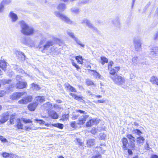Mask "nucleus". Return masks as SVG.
Listing matches in <instances>:
<instances>
[{
    "mask_svg": "<svg viewBox=\"0 0 158 158\" xmlns=\"http://www.w3.org/2000/svg\"><path fill=\"white\" fill-rule=\"evenodd\" d=\"M57 8L58 10L60 11L64 10L65 9V4L63 3L60 4L58 6Z\"/></svg>",
    "mask_w": 158,
    "mask_h": 158,
    "instance_id": "c85d7f7f",
    "label": "nucleus"
},
{
    "mask_svg": "<svg viewBox=\"0 0 158 158\" xmlns=\"http://www.w3.org/2000/svg\"><path fill=\"white\" fill-rule=\"evenodd\" d=\"M150 81L153 84H156L158 85V78L156 76L152 77L150 79Z\"/></svg>",
    "mask_w": 158,
    "mask_h": 158,
    "instance_id": "b1692460",
    "label": "nucleus"
},
{
    "mask_svg": "<svg viewBox=\"0 0 158 158\" xmlns=\"http://www.w3.org/2000/svg\"><path fill=\"white\" fill-rule=\"evenodd\" d=\"M79 115L78 114L73 113V116L72 117V119L73 120H75L77 119L79 117Z\"/></svg>",
    "mask_w": 158,
    "mask_h": 158,
    "instance_id": "c03bdc74",
    "label": "nucleus"
},
{
    "mask_svg": "<svg viewBox=\"0 0 158 158\" xmlns=\"http://www.w3.org/2000/svg\"><path fill=\"white\" fill-rule=\"evenodd\" d=\"M99 123L98 120H97L96 119L94 118L88 121L86 124V127H91L93 125L97 124Z\"/></svg>",
    "mask_w": 158,
    "mask_h": 158,
    "instance_id": "9b49d317",
    "label": "nucleus"
},
{
    "mask_svg": "<svg viewBox=\"0 0 158 158\" xmlns=\"http://www.w3.org/2000/svg\"><path fill=\"white\" fill-rule=\"evenodd\" d=\"M101 61L100 62L102 65H104L105 63L108 62V60L106 58L104 57H101Z\"/></svg>",
    "mask_w": 158,
    "mask_h": 158,
    "instance_id": "c9c22d12",
    "label": "nucleus"
},
{
    "mask_svg": "<svg viewBox=\"0 0 158 158\" xmlns=\"http://www.w3.org/2000/svg\"><path fill=\"white\" fill-rule=\"evenodd\" d=\"M110 77L113 80L114 83L118 85H122L125 83V78L121 76L116 75L113 76H111Z\"/></svg>",
    "mask_w": 158,
    "mask_h": 158,
    "instance_id": "7ed1b4c3",
    "label": "nucleus"
},
{
    "mask_svg": "<svg viewBox=\"0 0 158 158\" xmlns=\"http://www.w3.org/2000/svg\"><path fill=\"white\" fill-rule=\"evenodd\" d=\"M19 23L21 28V31L23 34L26 35H30L34 33V30L33 28L29 26L24 21H20Z\"/></svg>",
    "mask_w": 158,
    "mask_h": 158,
    "instance_id": "f257e3e1",
    "label": "nucleus"
},
{
    "mask_svg": "<svg viewBox=\"0 0 158 158\" xmlns=\"http://www.w3.org/2000/svg\"><path fill=\"white\" fill-rule=\"evenodd\" d=\"M27 86V84L26 82L19 81L16 85L17 89H22L26 88Z\"/></svg>",
    "mask_w": 158,
    "mask_h": 158,
    "instance_id": "9d476101",
    "label": "nucleus"
},
{
    "mask_svg": "<svg viewBox=\"0 0 158 158\" xmlns=\"http://www.w3.org/2000/svg\"><path fill=\"white\" fill-rule=\"evenodd\" d=\"M15 54L17 58L20 60H24L25 58V56L23 53L18 51H15Z\"/></svg>",
    "mask_w": 158,
    "mask_h": 158,
    "instance_id": "ddd939ff",
    "label": "nucleus"
},
{
    "mask_svg": "<svg viewBox=\"0 0 158 158\" xmlns=\"http://www.w3.org/2000/svg\"><path fill=\"white\" fill-rule=\"evenodd\" d=\"M76 59L77 60V62L80 64H82L83 63V59L81 56H77L76 57Z\"/></svg>",
    "mask_w": 158,
    "mask_h": 158,
    "instance_id": "ea45409f",
    "label": "nucleus"
},
{
    "mask_svg": "<svg viewBox=\"0 0 158 158\" xmlns=\"http://www.w3.org/2000/svg\"><path fill=\"white\" fill-rule=\"evenodd\" d=\"M69 117V114H64L62 115V119L64 120H66Z\"/></svg>",
    "mask_w": 158,
    "mask_h": 158,
    "instance_id": "49530a36",
    "label": "nucleus"
},
{
    "mask_svg": "<svg viewBox=\"0 0 158 158\" xmlns=\"http://www.w3.org/2000/svg\"><path fill=\"white\" fill-rule=\"evenodd\" d=\"M93 71L94 72V73H93L94 76V77L95 78H96L97 79H99L101 78L102 76L100 74H99L96 71L93 70Z\"/></svg>",
    "mask_w": 158,
    "mask_h": 158,
    "instance_id": "2f4dec72",
    "label": "nucleus"
},
{
    "mask_svg": "<svg viewBox=\"0 0 158 158\" xmlns=\"http://www.w3.org/2000/svg\"><path fill=\"white\" fill-rule=\"evenodd\" d=\"M114 63L112 61H110L109 62L108 64V69H109L110 68H111L113 65Z\"/></svg>",
    "mask_w": 158,
    "mask_h": 158,
    "instance_id": "052dcab7",
    "label": "nucleus"
},
{
    "mask_svg": "<svg viewBox=\"0 0 158 158\" xmlns=\"http://www.w3.org/2000/svg\"><path fill=\"white\" fill-rule=\"evenodd\" d=\"M16 80L17 81L19 82L20 81V80H21V78L20 76L19 75H17L16 77Z\"/></svg>",
    "mask_w": 158,
    "mask_h": 158,
    "instance_id": "69168bd1",
    "label": "nucleus"
},
{
    "mask_svg": "<svg viewBox=\"0 0 158 158\" xmlns=\"http://www.w3.org/2000/svg\"><path fill=\"white\" fill-rule=\"evenodd\" d=\"M132 61L133 63L135 65V64H138V66H139V64L140 63L139 62V61L138 59V58L136 56H135L132 58Z\"/></svg>",
    "mask_w": 158,
    "mask_h": 158,
    "instance_id": "cd10ccee",
    "label": "nucleus"
},
{
    "mask_svg": "<svg viewBox=\"0 0 158 158\" xmlns=\"http://www.w3.org/2000/svg\"><path fill=\"white\" fill-rule=\"evenodd\" d=\"M4 6L1 3H0V13L2 12L4 10Z\"/></svg>",
    "mask_w": 158,
    "mask_h": 158,
    "instance_id": "4d7b16f0",
    "label": "nucleus"
},
{
    "mask_svg": "<svg viewBox=\"0 0 158 158\" xmlns=\"http://www.w3.org/2000/svg\"><path fill=\"white\" fill-rule=\"evenodd\" d=\"M72 65L74 66V67H75L77 69H79V66L77 65L75 63L73 60H72Z\"/></svg>",
    "mask_w": 158,
    "mask_h": 158,
    "instance_id": "bf43d9fd",
    "label": "nucleus"
},
{
    "mask_svg": "<svg viewBox=\"0 0 158 158\" xmlns=\"http://www.w3.org/2000/svg\"><path fill=\"white\" fill-rule=\"evenodd\" d=\"M100 136L101 139H104L106 137V135L103 133H101L100 134Z\"/></svg>",
    "mask_w": 158,
    "mask_h": 158,
    "instance_id": "13d9d810",
    "label": "nucleus"
},
{
    "mask_svg": "<svg viewBox=\"0 0 158 158\" xmlns=\"http://www.w3.org/2000/svg\"><path fill=\"white\" fill-rule=\"evenodd\" d=\"M89 116L88 115H82L81 117L78 120V122L77 123L79 124H83L85 122L86 119H87Z\"/></svg>",
    "mask_w": 158,
    "mask_h": 158,
    "instance_id": "2eb2a0df",
    "label": "nucleus"
},
{
    "mask_svg": "<svg viewBox=\"0 0 158 158\" xmlns=\"http://www.w3.org/2000/svg\"><path fill=\"white\" fill-rule=\"evenodd\" d=\"M7 63L4 60H1L0 61V67L5 71L7 66Z\"/></svg>",
    "mask_w": 158,
    "mask_h": 158,
    "instance_id": "dca6fc26",
    "label": "nucleus"
},
{
    "mask_svg": "<svg viewBox=\"0 0 158 158\" xmlns=\"http://www.w3.org/2000/svg\"><path fill=\"white\" fill-rule=\"evenodd\" d=\"M112 23L113 25L116 27H118L120 25V22L118 18H116L112 20Z\"/></svg>",
    "mask_w": 158,
    "mask_h": 158,
    "instance_id": "c756f323",
    "label": "nucleus"
},
{
    "mask_svg": "<svg viewBox=\"0 0 158 158\" xmlns=\"http://www.w3.org/2000/svg\"><path fill=\"white\" fill-rule=\"evenodd\" d=\"M145 148L147 150H148L149 148V146L148 144L146 143L145 145Z\"/></svg>",
    "mask_w": 158,
    "mask_h": 158,
    "instance_id": "338daca9",
    "label": "nucleus"
},
{
    "mask_svg": "<svg viewBox=\"0 0 158 158\" xmlns=\"http://www.w3.org/2000/svg\"><path fill=\"white\" fill-rule=\"evenodd\" d=\"M26 93L25 92H15L12 94L10 96V98L13 100L18 99Z\"/></svg>",
    "mask_w": 158,
    "mask_h": 158,
    "instance_id": "0eeeda50",
    "label": "nucleus"
},
{
    "mask_svg": "<svg viewBox=\"0 0 158 158\" xmlns=\"http://www.w3.org/2000/svg\"><path fill=\"white\" fill-rule=\"evenodd\" d=\"M9 117L8 112H6L0 116V125L4 123L8 119Z\"/></svg>",
    "mask_w": 158,
    "mask_h": 158,
    "instance_id": "423d86ee",
    "label": "nucleus"
},
{
    "mask_svg": "<svg viewBox=\"0 0 158 158\" xmlns=\"http://www.w3.org/2000/svg\"><path fill=\"white\" fill-rule=\"evenodd\" d=\"M86 83L88 85H93L94 84L93 82L92 81L89 80H87Z\"/></svg>",
    "mask_w": 158,
    "mask_h": 158,
    "instance_id": "864d4df0",
    "label": "nucleus"
},
{
    "mask_svg": "<svg viewBox=\"0 0 158 158\" xmlns=\"http://www.w3.org/2000/svg\"><path fill=\"white\" fill-rule=\"evenodd\" d=\"M64 85L65 88H67L70 91H71L72 92H76V89L73 87L71 86L69 84L65 83Z\"/></svg>",
    "mask_w": 158,
    "mask_h": 158,
    "instance_id": "393cba45",
    "label": "nucleus"
},
{
    "mask_svg": "<svg viewBox=\"0 0 158 158\" xmlns=\"http://www.w3.org/2000/svg\"><path fill=\"white\" fill-rule=\"evenodd\" d=\"M11 3V1L10 0H3L1 3L4 6L5 5H8L10 4Z\"/></svg>",
    "mask_w": 158,
    "mask_h": 158,
    "instance_id": "e433bc0d",
    "label": "nucleus"
},
{
    "mask_svg": "<svg viewBox=\"0 0 158 158\" xmlns=\"http://www.w3.org/2000/svg\"><path fill=\"white\" fill-rule=\"evenodd\" d=\"M76 113H79L81 114H86V112L84 111H83L80 110H75Z\"/></svg>",
    "mask_w": 158,
    "mask_h": 158,
    "instance_id": "8fccbe9b",
    "label": "nucleus"
},
{
    "mask_svg": "<svg viewBox=\"0 0 158 158\" xmlns=\"http://www.w3.org/2000/svg\"><path fill=\"white\" fill-rule=\"evenodd\" d=\"M82 23L85 24L90 28L95 29V27H94L92 23L87 19H84L82 21Z\"/></svg>",
    "mask_w": 158,
    "mask_h": 158,
    "instance_id": "6ab92c4d",
    "label": "nucleus"
},
{
    "mask_svg": "<svg viewBox=\"0 0 158 158\" xmlns=\"http://www.w3.org/2000/svg\"><path fill=\"white\" fill-rule=\"evenodd\" d=\"M35 120L36 121L38 122V123L40 124H44L45 122L42 120H39L37 119H35Z\"/></svg>",
    "mask_w": 158,
    "mask_h": 158,
    "instance_id": "603ef678",
    "label": "nucleus"
},
{
    "mask_svg": "<svg viewBox=\"0 0 158 158\" xmlns=\"http://www.w3.org/2000/svg\"><path fill=\"white\" fill-rule=\"evenodd\" d=\"M37 105V102H35L30 104L28 107L29 110L32 111L35 110Z\"/></svg>",
    "mask_w": 158,
    "mask_h": 158,
    "instance_id": "412c9836",
    "label": "nucleus"
},
{
    "mask_svg": "<svg viewBox=\"0 0 158 158\" xmlns=\"http://www.w3.org/2000/svg\"><path fill=\"white\" fill-rule=\"evenodd\" d=\"M90 158H102V157L101 155L99 154L97 155L93 156Z\"/></svg>",
    "mask_w": 158,
    "mask_h": 158,
    "instance_id": "680f3d73",
    "label": "nucleus"
},
{
    "mask_svg": "<svg viewBox=\"0 0 158 158\" xmlns=\"http://www.w3.org/2000/svg\"><path fill=\"white\" fill-rule=\"evenodd\" d=\"M122 141L123 144V148L124 149H126L127 148L126 145L128 142L126 138H124L123 139Z\"/></svg>",
    "mask_w": 158,
    "mask_h": 158,
    "instance_id": "7c9ffc66",
    "label": "nucleus"
},
{
    "mask_svg": "<svg viewBox=\"0 0 158 158\" xmlns=\"http://www.w3.org/2000/svg\"><path fill=\"white\" fill-rule=\"evenodd\" d=\"M97 130L98 129L97 128L93 127L91 131V132L92 134H95L97 132Z\"/></svg>",
    "mask_w": 158,
    "mask_h": 158,
    "instance_id": "3c124183",
    "label": "nucleus"
},
{
    "mask_svg": "<svg viewBox=\"0 0 158 158\" xmlns=\"http://www.w3.org/2000/svg\"><path fill=\"white\" fill-rule=\"evenodd\" d=\"M120 69V67L116 66L113 67L110 71V73L112 75H114L116 73H117Z\"/></svg>",
    "mask_w": 158,
    "mask_h": 158,
    "instance_id": "aec40b11",
    "label": "nucleus"
},
{
    "mask_svg": "<svg viewBox=\"0 0 158 158\" xmlns=\"http://www.w3.org/2000/svg\"><path fill=\"white\" fill-rule=\"evenodd\" d=\"M10 17L13 22H15L18 19L17 15L12 12H10L9 14Z\"/></svg>",
    "mask_w": 158,
    "mask_h": 158,
    "instance_id": "a211bd4d",
    "label": "nucleus"
},
{
    "mask_svg": "<svg viewBox=\"0 0 158 158\" xmlns=\"http://www.w3.org/2000/svg\"><path fill=\"white\" fill-rule=\"evenodd\" d=\"M6 91L4 90L0 91V97H2L6 94Z\"/></svg>",
    "mask_w": 158,
    "mask_h": 158,
    "instance_id": "e2e57ef3",
    "label": "nucleus"
},
{
    "mask_svg": "<svg viewBox=\"0 0 158 158\" xmlns=\"http://www.w3.org/2000/svg\"><path fill=\"white\" fill-rule=\"evenodd\" d=\"M70 95L73 97L75 99L78 100H82L81 97L77 96V95L73 94V93H70Z\"/></svg>",
    "mask_w": 158,
    "mask_h": 158,
    "instance_id": "58836bf2",
    "label": "nucleus"
},
{
    "mask_svg": "<svg viewBox=\"0 0 158 158\" xmlns=\"http://www.w3.org/2000/svg\"><path fill=\"white\" fill-rule=\"evenodd\" d=\"M66 32L67 34L73 39L78 44L82 47H84L85 45L82 44L81 41L75 36L73 32L69 31H68Z\"/></svg>",
    "mask_w": 158,
    "mask_h": 158,
    "instance_id": "39448f33",
    "label": "nucleus"
},
{
    "mask_svg": "<svg viewBox=\"0 0 158 158\" xmlns=\"http://www.w3.org/2000/svg\"><path fill=\"white\" fill-rule=\"evenodd\" d=\"M0 140L2 142L4 143L7 142V140L5 138L2 136L0 135Z\"/></svg>",
    "mask_w": 158,
    "mask_h": 158,
    "instance_id": "09e8293b",
    "label": "nucleus"
},
{
    "mask_svg": "<svg viewBox=\"0 0 158 158\" xmlns=\"http://www.w3.org/2000/svg\"><path fill=\"white\" fill-rule=\"evenodd\" d=\"M11 81L10 80H6L5 79H4L2 80V83H3V84L9 83Z\"/></svg>",
    "mask_w": 158,
    "mask_h": 158,
    "instance_id": "de8ad7c7",
    "label": "nucleus"
},
{
    "mask_svg": "<svg viewBox=\"0 0 158 158\" xmlns=\"http://www.w3.org/2000/svg\"><path fill=\"white\" fill-rule=\"evenodd\" d=\"M10 153H7L6 152H3L2 154V155L4 158H8L9 157Z\"/></svg>",
    "mask_w": 158,
    "mask_h": 158,
    "instance_id": "79ce46f5",
    "label": "nucleus"
},
{
    "mask_svg": "<svg viewBox=\"0 0 158 158\" xmlns=\"http://www.w3.org/2000/svg\"><path fill=\"white\" fill-rule=\"evenodd\" d=\"M133 132L139 135H140L142 133V132L139 130L137 129L134 130L133 131Z\"/></svg>",
    "mask_w": 158,
    "mask_h": 158,
    "instance_id": "37998d69",
    "label": "nucleus"
},
{
    "mask_svg": "<svg viewBox=\"0 0 158 158\" xmlns=\"http://www.w3.org/2000/svg\"><path fill=\"white\" fill-rule=\"evenodd\" d=\"M52 105L49 102H48L44 104L42 107L47 110H49L52 108Z\"/></svg>",
    "mask_w": 158,
    "mask_h": 158,
    "instance_id": "f3484780",
    "label": "nucleus"
},
{
    "mask_svg": "<svg viewBox=\"0 0 158 158\" xmlns=\"http://www.w3.org/2000/svg\"><path fill=\"white\" fill-rule=\"evenodd\" d=\"M133 42L135 50L136 51H140L141 48V43L139 40L135 39L134 40Z\"/></svg>",
    "mask_w": 158,
    "mask_h": 158,
    "instance_id": "1a4fd4ad",
    "label": "nucleus"
},
{
    "mask_svg": "<svg viewBox=\"0 0 158 158\" xmlns=\"http://www.w3.org/2000/svg\"><path fill=\"white\" fill-rule=\"evenodd\" d=\"M18 156L12 153H10L9 157L8 158H18Z\"/></svg>",
    "mask_w": 158,
    "mask_h": 158,
    "instance_id": "a18cd8bd",
    "label": "nucleus"
},
{
    "mask_svg": "<svg viewBox=\"0 0 158 158\" xmlns=\"http://www.w3.org/2000/svg\"><path fill=\"white\" fill-rule=\"evenodd\" d=\"M16 127L19 130H23V125L21 122V120L20 119H17L16 121Z\"/></svg>",
    "mask_w": 158,
    "mask_h": 158,
    "instance_id": "f8f14e48",
    "label": "nucleus"
},
{
    "mask_svg": "<svg viewBox=\"0 0 158 158\" xmlns=\"http://www.w3.org/2000/svg\"><path fill=\"white\" fill-rule=\"evenodd\" d=\"M127 137L130 140L131 142V144L133 148L135 147V144L134 143L135 141V138L133 136L131 135L128 134L127 135Z\"/></svg>",
    "mask_w": 158,
    "mask_h": 158,
    "instance_id": "5701e85b",
    "label": "nucleus"
},
{
    "mask_svg": "<svg viewBox=\"0 0 158 158\" xmlns=\"http://www.w3.org/2000/svg\"><path fill=\"white\" fill-rule=\"evenodd\" d=\"M32 99V97L30 96L23 98L18 101V103L20 104H26L27 103L30 102Z\"/></svg>",
    "mask_w": 158,
    "mask_h": 158,
    "instance_id": "6e6552de",
    "label": "nucleus"
},
{
    "mask_svg": "<svg viewBox=\"0 0 158 158\" xmlns=\"http://www.w3.org/2000/svg\"><path fill=\"white\" fill-rule=\"evenodd\" d=\"M51 125L53 126L58 128L61 129H62L64 127L63 125L62 124L60 123L52 124Z\"/></svg>",
    "mask_w": 158,
    "mask_h": 158,
    "instance_id": "473e14b6",
    "label": "nucleus"
},
{
    "mask_svg": "<svg viewBox=\"0 0 158 158\" xmlns=\"http://www.w3.org/2000/svg\"><path fill=\"white\" fill-rule=\"evenodd\" d=\"M35 100L37 102L41 103L45 101V98L44 96H38L35 98Z\"/></svg>",
    "mask_w": 158,
    "mask_h": 158,
    "instance_id": "a878e982",
    "label": "nucleus"
},
{
    "mask_svg": "<svg viewBox=\"0 0 158 158\" xmlns=\"http://www.w3.org/2000/svg\"><path fill=\"white\" fill-rule=\"evenodd\" d=\"M94 142V139H89L87 141L88 146H91L93 145Z\"/></svg>",
    "mask_w": 158,
    "mask_h": 158,
    "instance_id": "f704fd0d",
    "label": "nucleus"
},
{
    "mask_svg": "<svg viewBox=\"0 0 158 158\" xmlns=\"http://www.w3.org/2000/svg\"><path fill=\"white\" fill-rule=\"evenodd\" d=\"M53 106L56 109V110H59L60 109V106L56 104H54Z\"/></svg>",
    "mask_w": 158,
    "mask_h": 158,
    "instance_id": "0e129e2a",
    "label": "nucleus"
},
{
    "mask_svg": "<svg viewBox=\"0 0 158 158\" xmlns=\"http://www.w3.org/2000/svg\"><path fill=\"white\" fill-rule=\"evenodd\" d=\"M156 48H153L151 49V50L149 54V56L150 57L153 58L156 56Z\"/></svg>",
    "mask_w": 158,
    "mask_h": 158,
    "instance_id": "bb28decb",
    "label": "nucleus"
},
{
    "mask_svg": "<svg viewBox=\"0 0 158 158\" xmlns=\"http://www.w3.org/2000/svg\"><path fill=\"white\" fill-rule=\"evenodd\" d=\"M76 123L75 121H73L70 123L71 126L73 128H75L76 126Z\"/></svg>",
    "mask_w": 158,
    "mask_h": 158,
    "instance_id": "5fc2aeb1",
    "label": "nucleus"
},
{
    "mask_svg": "<svg viewBox=\"0 0 158 158\" xmlns=\"http://www.w3.org/2000/svg\"><path fill=\"white\" fill-rule=\"evenodd\" d=\"M71 12L74 14H77L79 12V10L77 8H73L71 10Z\"/></svg>",
    "mask_w": 158,
    "mask_h": 158,
    "instance_id": "4c0bfd02",
    "label": "nucleus"
},
{
    "mask_svg": "<svg viewBox=\"0 0 158 158\" xmlns=\"http://www.w3.org/2000/svg\"><path fill=\"white\" fill-rule=\"evenodd\" d=\"M48 114L51 118L54 119H56L58 118V115L56 112L54 110L48 111Z\"/></svg>",
    "mask_w": 158,
    "mask_h": 158,
    "instance_id": "4468645a",
    "label": "nucleus"
},
{
    "mask_svg": "<svg viewBox=\"0 0 158 158\" xmlns=\"http://www.w3.org/2000/svg\"><path fill=\"white\" fill-rule=\"evenodd\" d=\"M77 142L79 143V145L81 146H83V143L81 141V140L80 139L77 138Z\"/></svg>",
    "mask_w": 158,
    "mask_h": 158,
    "instance_id": "6e6d98bb",
    "label": "nucleus"
},
{
    "mask_svg": "<svg viewBox=\"0 0 158 158\" xmlns=\"http://www.w3.org/2000/svg\"><path fill=\"white\" fill-rule=\"evenodd\" d=\"M151 158H158V156L156 155H153L152 156Z\"/></svg>",
    "mask_w": 158,
    "mask_h": 158,
    "instance_id": "774afa93",
    "label": "nucleus"
},
{
    "mask_svg": "<svg viewBox=\"0 0 158 158\" xmlns=\"http://www.w3.org/2000/svg\"><path fill=\"white\" fill-rule=\"evenodd\" d=\"M144 140L145 139L143 137L140 136L137 138L136 142L138 145L141 146L143 144Z\"/></svg>",
    "mask_w": 158,
    "mask_h": 158,
    "instance_id": "4be33fe9",
    "label": "nucleus"
},
{
    "mask_svg": "<svg viewBox=\"0 0 158 158\" xmlns=\"http://www.w3.org/2000/svg\"><path fill=\"white\" fill-rule=\"evenodd\" d=\"M21 120L25 123H32V121L31 120L27 119L25 118H22Z\"/></svg>",
    "mask_w": 158,
    "mask_h": 158,
    "instance_id": "a19ab883",
    "label": "nucleus"
},
{
    "mask_svg": "<svg viewBox=\"0 0 158 158\" xmlns=\"http://www.w3.org/2000/svg\"><path fill=\"white\" fill-rule=\"evenodd\" d=\"M55 15L57 17L60 18L63 21L68 24H71L72 22L71 20L65 15L60 13L59 11H56L54 12Z\"/></svg>",
    "mask_w": 158,
    "mask_h": 158,
    "instance_id": "20e7f679",
    "label": "nucleus"
},
{
    "mask_svg": "<svg viewBox=\"0 0 158 158\" xmlns=\"http://www.w3.org/2000/svg\"><path fill=\"white\" fill-rule=\"evenodd\" d=\"M31 89L34 90H37L40 89L38 85L34 83L32 84Z\"/></svg>",
    "mask_w": 158,
    "mask_h": 158,
    "instance_id": "72a5a7b5",
    "label": "nucleus"
},
{
    "mask_svg": "<svg viewBox=\"0 0 158 158\" xmlns=\"http://www.w3.org/2000/svg\"><path fill=\"white\" fill-rule=\"evenodd\" d=\"M46 40V38L43 36L40 40L39 44L37 48L42 52H44V51L47 50L50 46L53 45L54 42L53 40H49L47 41L46 44L44 45Z\"/></svg>",
    "mask_w": 158,
    "mask_h": 158,
    "instance_id": "f03ea898",
    "label": "nucleus"
}]
</instances>
